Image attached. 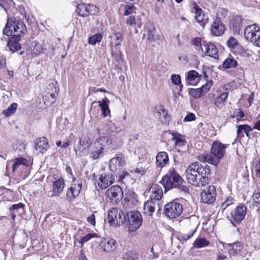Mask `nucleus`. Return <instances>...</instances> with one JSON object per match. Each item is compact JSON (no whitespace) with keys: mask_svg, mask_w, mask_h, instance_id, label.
<instances>
[{"mask_svg":"<svg viewBox=\"0 0 260 260\" xmlns=\"http://www.w3.org/2000/svg\"><path fill=\"white\" fill-rule=\"evenodd\" d=\"M126 222L129 232H135L141 226L143 218L141 214L137 210L126 212Z\"/></svg>","mask_w":260,"mask_h":260,"instance_id":"nucleus-5","label":"nucleus"},{"mask_svg":"<svg viewBox=\"0 0 260 260\" xmlns=\"http://www.w3.org/2000/svg\"><path fill=\"white\" fill-rule=\"evenodd\" d=\"M210 242L204 237H198L192 244V248L200 249L209 246Z\"/></svg>","mask_w":260,"mask_h":260,"instance_id":"nucleus-33","label":"nucleus"},{"mask_svg":"<svg viewBox=\"0 0 260 260\" xmlns=\"http://www.w3.org/2000/svg\"><path fill=\"white\" fill-rule=\"evenodd\" d=\"M183 181L174 168L172 167L166 175L162 177L160 182L164 186L166 191L173 188H179L183 192H188L189 190L188 187L182 185Z\"/></svg>","mask_w":260,"mask_h":260,"instance_id":"nucleus-3","label":"nucleus"},{"mask_svg":"<svg viewBox=\"0 0 260 260\" xmlns=\"http://www.w3.org/2000/svg\"><path fill=\"white\" fill-rule=\"evenodd\" d=\"M102 39V36L100 34H96L88 38V43L94 45L96 43L100 42Z\"/></svg>","mask_w":260,"mask_h":260,"instance_id":"nucleus-44","label":"nucleus"},{"mask_svg":"<svg viewBox=\"0 0 260 260\" xmlns=\"http://www.w3.org/2000/svg\"><path fill=\"white\" fill-rule=\"evenodd\" d=\"M158 113L160 121L165 124L168 123L170 117L168 114L167 110L162 106H160L158 108Z\"/></svg>","mask_w":260,"mask_h":260,"instance_id":"nucleus-32","label":"nucleus"},{"mask_svg":"<svg viewBox=\"0 0 260 260\" xmlns=\"http://www.w3.org/2000/svg\"><path fill=\"white\" fill-rule=\"evenodd\" d=\"M147 170V165L143 163H139L136 168L131 171L132 173H136L138 176L144 175Z\"/></svg>","mask_w":260,"mask_h":260,"instance_id":"nucleus-36","label":"nucleus"},{"mask_svg":"<svg viewBox=\"0 0 260 260\" xmlns=\"http://www.w3.org/2000/svg\"><path fill=\"white\" fill-rule=\"evenodd\" d=\"M126 212L116 208H112L108 213L107 221L111 226H119L126 222Z\"/></svg>","mask_w":260,"mask_h":260,"instance_id":"nucleus-6","label":"nucleus"},{"mask_svg":"<svg viewBox=\"0 0 260 260\" xmlns=\"http://www.w3.org/2000/svg\"><path fill=\"white\" fill-rule=\"evenodd\" d=\"M88 150L89 151L90 157L96 159L103 156L104 149L98 143H92L88 146Z\"/></svg>","mask_w":260,"mask_h":260,"instance_id":"nucleus-18","label":"nucleus"},{"mask_svg":"<svg viewBox=\"0 0 260 260\" xmlns=\"http://www.w3.org/2000/svg\"><path fill=\"white\" fill-rule=\"evenodd\" d=\"M145 32L143 35V37H146V42L151 43L154 41L155 29L153 25L151 24H148L145 25Z\"/></svg>","mask_w":260,"mask_h":260,"instance_id":"nucleus-26","label":"nucleus"},{"mask_svg":"<svg viewBox=\"0 0 260 260\" xmlns=\"http://www.w3.org/2000/svg\"><path fill=\"white\" fill-rule=\"evenodd\" d=\"M95 237H97V235L96 234H92V233H89L84 237H83L80 241V243L81 244V246H82L83 244L84 243H86L89 241L91 238H94Z\"/></svg>","mask_w":260,"mask_h":260,"instance_id":"nucleus-46","label":"nucleus"},{"mask_svg":"<svg viewBox=\"0 0 260 260\" xmlns=\"http://www.w3.org/2000/svg\"><path fill=\"white\" fill-rule=\"evenodd\" d=\"M237 40L234 37H230L227 41L228 46L231 48H234L238 44Z\"/></svg>","mask_w":260,"mask_h":260,"instance_id":"nucleus-53","label":"nucleus"},{"mask_svg":"<svg viewBox=\"0 0 260 260\" xmlns=\"http://www.w3.org/2000/svg\"><path fill=\"white\" fill-rule=\"evenodd\" d=\"M114 36L116 38V43L115 45L116 46H118L121 45V42H122L123 40V35L120 32H114L113 34Z\"/></svg>","mask_w":260,"mask_h":260,"instance_id":"nucleus-51","label":"nucleus"},{"mask_svg":"<svg viewBox=\"0 0 260 260\" xmlns=\"http://www.w3.org/2000/svg\"><path fill=\"white\" fill-rule=\"evenodd\" d=\"M234 203V199L231 197H229L226 198V200L222 204L221 208L222 210H225L228 206L232 205Z\"/></svg>","mask_w":260,"mask_h":260,"instance_id":"nucleus-50","label":"nucleus"},{"mask_svg":"<svg viewBox=\"0 0 260 260\" xmlns=\"http://www.w3.org/2000/svg\"><path fill=\"white\" fill-rule=\"evenodd\" d=\"M64 187V180L63 178L60 177L59 179L53 181L52 190L48 192V196L49 197H59L63 192Z\"/></svg>","mask_w":260,"mask_h":260,"instance_id":"nucleus-11","label":"nucleus"},{"mask_svg":"<svg viewBox=\"0 0 260 260\" xmlns=\"http://www.w3.org/2000/svg\"><path fill=\"white\" fill-rule=\"evenodd\" d=\"M237 128V138H242L244 137V133L246 134L248 138L250 137L249 132H251L253 128L248 124H240L236 125Z\"/></svg>","mask_w":260,"mask_h":260,"instance_id":"nucleus-27","label":"nucleus"},{"mask_svg":"<svg viewBox=\"0 0 260 260\" xmlns=\"http://www.w3.org/2000/svg\"><path fill=\"white\" fill-rule=\"evenodd\" d=\"M202 40L200 38H196L192 40V44L196 47L201 48L202 46Z\"/></svg>","mask_w":260,"mask_h":260,"instance_id":"nucleus-57","label":"nucleus"},{"mask_svg":"<svg viewBox=\"0 0 260 260\" xmlns=\"http://www.w3.org/2000/svg\"><path fill=\"white\" fill-rule=\"evenodd\" d=\"M252 206L255 210L258 211L260 210V188L255 189L252 196Z\"/></svg>","mask_w":260,"mask_h":260,"instance_id":"nucleus-34","label":"nucleus"},{"mask_svg":"<svg viewBox=\"0 0 260 260\" xmlns=\"http://www.w3.org/2000/svg\"><path fill=\"white\" fill-rule=\"evenodd\" d=\"M253 129H256L259 131H260V113L257 117V120L254 123V126L253 127Z\"/></svg>","mask_w":260,"mask_h":260,"instance_id":"nucleus-59","label":"nucleus"},{"mask_svg":"<svg viewBox=\"0 0 260 260\" xmlns=\"http://www.w3.org/2000/svg\"><path fill=\"white\" fill-rule=\"evenodd\" d=\"M150 200L159 202L163 197V191L161 187L156 184H153L149 190Z\"/></svg>","mask_w":260,"mask_h":260,"instance_id":"nucleus-21","label":"nucleus"},{"mask_svg":"<svg viewBox=\"0 0 260 260\" xmlns=\"http://www.w3.org/2000/svg\"><path fill=\"white\" fill-rule=\"evenodd\" d=\"M172 134L173 136L172 140L175 141L176 146L182 147L185 145L186 144V141L185 139L182 138L180 134L177 133H174Z\"/></svg>","mask_w":260,"mask_h":260,"instance_id":"nucleus-38","label":"nucleus"},{"mask_svg":"<svg viewBox=\"0 0 260 260\" xmlns=\"http://www.w3.org/2000/svg\"><path fill=\"white\" fill-rule=\"evenodd\" d=\"M244 36L246 40L254 43L255 40H256L257 36L260 34L259 27L254 24L247 26L244 29Z\"/></svg>","mask_w":260,"mask_h":260,"instance_id":"nucleus-14","label":"nucleus"},{"mask_svg":"<svg viewBox=\"0 0 260 260\" xmlns=\"http://www.w3.org/2000/svg\"><path fill=\"white\" fill-rule=\"evenodd\" d=\"M210 173L209 167L206 164L200 162H192L185 171V177L187 182L196 187H202L209 183L208 175Z\"/></svg>","mask_w":260,"mask_h":260,"instance_id":"nucleus-2","label":"nucleus"},{"mask_svg":"<svg viewBox=\"0 0 260 260\" xmlns=\"http://www.w3.org/2000/svg\"><path fill=\"white\" fill-rule=\"evenodd\" d=\"M124 9V15L125 16H128L136 9V8L133 4H131L125 5Z\"/></svg>","mask_w":260,"mask_h":260,"instance_id":"nucleus-48","label":"nucleus"},{"mask_svg":"<svg viewBox=\"0 0 260 260\" xmlns=\"http://www.w3.org/2000/svg\"><path fill=\"white\" fill-rule=\"evenodd\" d=\"M226 258L227 257L225 255L221 253H219L217 254L216 260H225Z\"/></svg>","mask_w":260,"mask_h":260,"instance_id":"nucleus-64","label":"nucleus"},{"mask_svg":"<svg viewBox=\"0 0 260 260\" xmlns=\"http://www.w3.org/2000/svg\"><path fill=\"white\" fill-rule=\"evenodd\" d=\"M48 148V143L45 137L37 139L35 142V149L38 152L44 153Z\"/></svg>","mask_w":260,"mask_h":260,"instance_id":"nucleus-24","label":"nucleus"},{"mask_svg":"<svg viewBox=\"0 0 260 260\" xmlns=\"http://www.w3.org/2000/svg\"><path fill=\"white\" fill-rule=\"evenodd\" d=\"M196 231V229L190 231L188 234H182L181 236V239L184 241H186L190 238H191Z\"/></svg>","mask_w":260,"mask_h":260,"instance_id":"nucleus-52","label":"nucleus"},{"mask_svg":"<svg viewBox=\"0 0 260 260\" xmlns=\"http://www.w3.org/2000/svg\"><path fill=\"white\" fill-rule=\"evenodd\" d=\"M27 31V28L24 22L20 18L15 17H8L3 33L4 35L10 37L7 46L12 53L21 49V46L19 42Z\"/></svg>","mask_w":260,"mask_h":260,"instance_id":"nucleus-1","label":"nucleus"},{"mask_svg":"<svg viewBox=\"0 0 260 260\" xmlns=\"http://www.w3.org/2000/svg\"><path fill=\"white\" fill-rule=\"evenodd\" d=\"M225 27L220 18L216 17L211 26V31L215 36H220L224 32Z\"/></svg>","mask_w":260,"mask_h":260,"instance_id":"nucleus-19","label":"nucleus"},{"mask_svg":"<svg viewBox=\"0 0 260 260\" xmlns=\"http://www.w3.org/2000/svg\"><path fill=\"white\" fill-rule=\"evenodd\" d=\"M212 81L210 80L208 81L205 85H203L201 88H200L203 95L209 91L212 86Z\"/></svg>","mask_w":260,"mask_h":260,"instance_id":"nucleus-47","label":"nucleus"},{"mask_svg":"<svg viewBox=\"0 0 260 260\" xmlns=\"http://www.w3.org/2000/svg\"><path fill=\"white\" fill-rule=\"evenodd\" d=\"M204 48H201L202 51L205 50V54L209 56L216 58L218 56V50L216 47L211 42H203Z\"/></svg>","mask_w":260,"mask_h":260,"instance_id":"nucleus-22","label":"nucleus"},{"mask_svg":"<svg viewBox=\"0 0 260 260\" xmlns=\"http://www.w3.org/2000/svg\"><path fill=\"white\" fill-rule=\"evenodd\" d=\"M244 116L243 112L240 109H239L236 114L237 119L240 120Z\"/></svg>","mask_w":260,"mask_h":260,"instance_id":"nucleus-63","label":"nucleus"},{"mask_svg":"<svg viewBox=\"0 0 260 260\" xmlns=\"http://www.w3.org/2000/svg\"><path fill=\"white\" fill-rule=\"evenodd\" d=\"M238 64L237 61L233 58H228L223 62V67L225 69L235 68Z\"/></svg>","mask_w":260,"mask_h":260,"instance_id":"nucleus-41","label":"nucleus"},{"mask_svg":"<svg viewBox=\"0 0 260 260\" xmlns=\"http://www.w3.org/2000/svg\"><path fill=\"white\" fill-rule=\"evenodd\" d=\"M172 82L175 85H180V91H182V85L181 84V78L178 75H172L171 76Z\"/></svg>","mask_w":260,"mask_h":260,"instance_id":"nucleus-49","label":"nucleus"},{"mask_svg":"<svg viewBox=\"0 0 260 260\" xmlns=\"http://www.w3.org/2000/svg\"><path fill=\"white\" fill-rule=\"evenodd\" d=\"M95 10L96 7L94 5L80 4L77 6L76 11L80 16L86 17L94 14Z\"/></svg>","mask_w":260,"mask_h":260,"instance_id":"nucleus-15","label":"nucleus"},{"mask_svg":"<svg viewBox=\"0 0 260 260\" xmlns=\"http://www.w3.org/2000/svg\"><path fill=\"white\" fill-rule=\"evenodd\" d=\"M255 168L256 175L257 177H260V160L256 164Z\"/></svg>","mask_w":260,"mask_h":260,"instance_id":"nucleus-62","label":"nucleus"},{"mask_svg":"<svg viewBox=\"0 0 260 260\" xmlns=\"http://www.w3.org/2000/svg\"><path fill=\"white\" fill-rule=\"evenodd\" d=\"M226 148V145L219 141H214L211 146L210 153L199 156V159L200 161L216 166L220 159L223 157L225 153Z\"/></svg>","mask_w":260,"mask_h":260,"instance_id":"nucleus-4","label":"nucleus"},{"mask_svg":"<svg viewBox=\"0 0 260 260\" xmlns=\"http://www.w3.org/2000/svg\"><path fill=\"white\" fill-rule=\"evenodd\" d=\"M195 12V19L200 24V25L202 26H204L206 24L207 19L205 18L204 14L201 8L199 7L196 5L194 7Z\"/></svg>","mask_w":260,"mask_h":260,"instance_id":"nucleus-30","label":"nucleus"},{"mask_svg":"<svg viewBox=\"0 0 260 260\" xmlns=\"http://www.w3.org/2000/svg\"><path fill=\"white\" fill-rule=\"evenodd\" d=\"M130 175L126 171H122L121 173L120 174L118 181L123 182V180L125 179L126 178H129Z\"/></svg>","mask_w":260,"mask_h":260,"instance_id":"nucleus-54","label":"nucleus"},{"mask_svg":"<svg viewBox=\"0 0 260 260\" xmlns=\"http://www.w3.org/2000/svg\"><path fill=\"white\" fill-rule=\"evenodd\" d=\"M199 74L196 71L191 70L188 72L186 80L188 84H192L193 82H196V80H198Z\"/></svg>","mask_w":260,"mask_h":260,"instance_id":"nucleus-39","label":"nucleus"},{"mask_svg":"<svg viewBox=\"0 0 260 260\" xmlns=\"http://www.w3.org/2000/svg\"><path fill=\"white\" fill-rule=\"evenodd\" d=\"M168 154L165 151L158 152L156 156V164L159 168H163L169 162Z\"/></svg>","mask_w":260,"mask_h":260,"instance_id":"nucleus-28","label":"nucleus"},{"mask_svg":"<svg viewBox=\"0 0 260 260\" xmlns=\"http://www.w3.org/2000/svg\"><path fill=\"white\" fill-rule=\"evenodd\" d=\"M27 160L23 157H17L14 160V163L12 165L13 168V172H14L16 170H26L28 169L27 166Z\"/></svg>","mask_w":260,"mask_h":260,"instance_id":"nucleus-29","label":"nucleus"},{"mask_svg":"<svg viewBox=\"0 0 260 260\" xmlns=\"http://www.w3.org/2000/svg\"><path fill=\"white\" fill-rule=\"evenodd\" d=\"M242 19L240 16H236L232 20V25H233L234 31H239L242 27Z\"/></svg>","mask_w":260,"mask_h":260,"instance_id":"nucleus-40","label":"nucleus"},{"mask_svg":"<svg viewBox=\"0 0 260 260\" xmlns=\"http://www.w3.org/2000/svg\"><path fill=\"white\" fill-rule=\"evenodd\" d=\"M84 142L80 140L77 146L74 148L76 155L78 157L86 155L88 154V150L84 146Z\"/></svg>","mask_w":260,"mask_h":260,"instance_id":"nucleus-31","label":"nucleus"},{"mask_svg":"<svg viewBox=\"0 0 260 260\" xmlns=\"http://www.w3.org/2000/svg\"><path fill=\"white\" fill-rule=\"evenodd\" d=\"M23 204L21 203H19L17 204L13 205L12 207L10 208V211L12 212V210L13 211H18V210L21 209L23 207Z\"/></svg>","mask_w":260,"mask_h":260,"instance_id":"nucleus-58","label":"nucleus"},{"mask_svg":"<svg viewBox=\"0 0 260 260\" xmlns=\"http://www.w3.org/2000/svg\"><path fill=\"white\" fill-rule=\"evenodd\" d=\"M87 220V221L92 225L95 224V215L94 214H92L90 216L88 217Z\"/></svg>","mask_w":260,"mask_h":260,"instance_id":"nucleus-61","label":"nucleus"},{"mask_svg":"<svg viewBox=\"0 0 260 260\" xmlns=\"http://www.w3.org/2000/svg\"><path fill=\"white\" fill-rule=\"evenodd\" d=\"M225 248L227 249L229 254L231 256L240 255L245 257L246 252L243 250V244L239 241L233 243L226 244Z\"/></svg>","mask_w":260,"mask_h":260,"instance_id":"nucleus-13","label":"nucleus"},{"mask_svg":"<svg viewBox=\"0 0 260 260\" xmlns=\"http://www.w3.org/2000/svg\"><path fill=\"white\" fill-rule=\"evenodd\" d=\"M188 93L190 95L194 98H199L203 95L200 88L197 89L191 88L189 90Z\"/></svg>","mask_w":260,"mask_h":260,"instance_id":"nucleus-45","label":"nucleus"},{"mask_svg":"<svg viewBox=\"0 0 260 260\" xmlns=\"http://www.w3.org/2000/svg\"><path fill=\"white\" fill-rule=\"evenodd\" d=\"M196 119L195 115L192 113H189L184 118V121H191Z\"/></svg>","mask_w":260,"mask_h":260,"instance_id":"nucleus-55","label":"nucleus"},{"mask_svg":"<svg viewBox=\"0 0 260 260\" xmlns=\"http://www.w3.org/2000/svg\"><path fill=\"white\" fill-rule=\"evenodd\" d=\"M216 191L214 185H209L201 193V200L203 203L212 204L215 201Z\"/></svg>","mask_w":260,"mask_h":260,"instance_id":"nucleus-12","label":"nucleus"},{"mask_svg":"<svg viewBox=\"0 0 260 260\" xmlns=\"http://www.w3.org/2000/svg\"><path fill=\"white\" fill-rule=\"evenodd\" d=\"M105 196L111 203L117 204L123 198V191L119 185H113L106 191Z\"/></svg>","mask_w":260,"mask_h":260,"instance_id":"nucleus-8","label":"nucleus"},{"mask_svg":"<svg viewBox=\"0 0 260 260\" xmlns=\"http://www.w3.org/2000/svg\"><path fill=\"white\" fill-rule=\"evenodd\" d=\"M246 213V207L244 205L238 206L234 211L231 213L230 219L231 223L234 226L240 223L244 218Z\"/></svg>","mask_w":260,"mask_h":260,"instance_id":"nucleus-10","label":"nucleus"},{"mask_svg":"<svg viewBox=\"0 0 260 260\" xmlns=\"http://www.w3.org/2000/svg\"><path fill=\"white\" fill-rule=\"evenodd\" d=\"M228 96V92H224L217 96L214 101V105L218 108H221Z\"/></svg>","mask_w":260,"mask_h":260,"instance_id":"nucleus-35","label":"nucleus"},{"mask_svg":"<svg viewBox=\"0 0 260 260\" xmlns=\"http://www.w3.org/2000/svg\"><path fill=\"white\" fill-rule=\"evenodd\" d=\"M125 164V161L124 158L120 156L114 157L110 160V169L112 172H115L117 170H120Z\"/></svg>","mask_w":260,"mask_h":260,"instance_id":"nucleus-20","label":"nucleus"},{"mask_svg":"<svg viewBox=\"0 0 260 260\" xmlns=\"http://www.w3.org/2000/svg\"><path fill=\"white\" fill-rule=\"evenodd\" d=\"M103 250L107 252H111L117 247L116 241L113 239H105L101 242Z\"/></svg>","mask_w":260,"mask_h":260,"instance_id":"nucleus-25","label":"nucleus"},{"mask_svg":"<svg viewBox=\"0 0 260 260\" xmlns=\"http://www.w3.org/2000/svg\"><path fill=\"white\" fill-rule=\"evenodd\" d=\"M109 142L108 137L107 136H101L96 139L93 143H96L100 146H102L104 149L105 147L108 145Z\"/></svg>","mask_w":260,"mask_h":260,"instance_id":"nucleus-43","label":"nucleus"},{"mask_svg":"<svg viewBox=\"0 0 260 260\" xmlns=\"http://www.w3.org/2000/svg\"><path fill=\"white\" fill-rule=\"evenodd\" d=\"M126 23L127 25H133L136 24L135 17L134 16H131L127 17L126 20Z\"/></svg>","mask_w":260,"mask_h":260,"instance_id":"nucleus-56","label":"nucleus"},{"mask_svg":"<svg viewBox=\"0 0 260 260\" xmlns=\"http://www.w3.org/2000/svg\"><path fill=\"white\" fill-rule=\"evenodd\" d=\"M82 187V182L80 180L73 178L70 187L67 189L66 197L68 200L72 202L79 194Z\"/></svg>","mask_w":260,"mask_h":260,"instance_id":"nucleus-9","label":"nucleus"},{"mask_svg":"<svg viewBox=\"0 0 260 260\" xmlns=\"http://www.w3.org/2000/svg\"><path fill=\"white\" fill-rule=\"evenodd\" d=\"M14 163V160H9L7 162L6 166V170L7 173L9 172L10 171H12L13 172V168L12 167V165Z\"/></svg>","mask_w":260,"mask_h":260,"instance_id":"nucleus-60","label":"nucleus"},{"mask_svg":"<svg viewBox=\"0 0 260 260\" xmlns=\"http://www.w3.org/2000/svg\"><path fill=\"white\" fill-rule=\"evenodd\" d=\"M183 210L181 204L175 200L167 204L164 207V214L169 218H175L180 216Z\"/></svg>","mask_w":260,"mask_h":260,"instance_id":"nucleus-7","label":"nucleus"},{"mask_svg":"<svg viewBox=\"0 0 260 260\" xmlns=\"http://www.w3.org/2000/svg\"><path fill=\"white\" fill-rule=\"evenodd\" d=\"M109 103L110 101L107 98H105L101 102H93L91 104V110L92 109L94 104H98L99 106L101 108L102 110L103 116L105 117L110 114V111L109 108Z\"/></svg>","mask_w":260,"mask_h":260,"instance_id":"nucleus-23","label":"nucleus"},{"mask_svg":"<svg viewBox=\"0 0 260 260\" xmlns=\"http://www.w3.org/2000/svg\"><path fill=\"white\" fill-rule=\"evenodd\" d=\"M115 178L113 174H105L100 175L99 180H96L98 186L102 189H106L112 184Z\"/></svg>","mask_w":260,"mask_h":260,"instance_id":"nucleus-16","label":"nucleus"},{"mask_svg":"<svg viewBox=\"0 0 260 260\" xmlns=\"http://www.w3.org/2000/svg\"><path fill=\"white\" fill-rule=\"evenodd\" d=\"M141 256L133 250L128 251L123 256V260H141Z\"/></svg>","mask_w":260,"mask_h":260,"instance_id":"nucleus-37","label":"nucleus"},{"mask_svg":"<svg viewBox=\"0 0 260 260\" xmlns=\"http://www.w3.org/2000/svg\"><path fill=\"white\" fill-rule=\"evenodd\" d=\"M17 108V104L13 103L8 107L7 109L3 110V113L6 117H9L15 113Z\"/></svg>","mask_w":260,"mask_h":260,"instance_id":"nucleus-42","label":"nucleus"},{"mask_svg":"<svg viewBox=\"0 0 260 260\" xmlns=\"http://www.w3.org/2000/svg\"><path fill=\"white\" fill-rule=\"evenodd\" d=\"M156 209L159 211L161 208L160 207V203L158 201L149 200L145 202L143 206L144 213L149 216H151L153 213Z\"/></svg>","mask_w":260,"mask_h":260,"instance_id":"nucleus-17","label":"nucleus"}]
</instances>
